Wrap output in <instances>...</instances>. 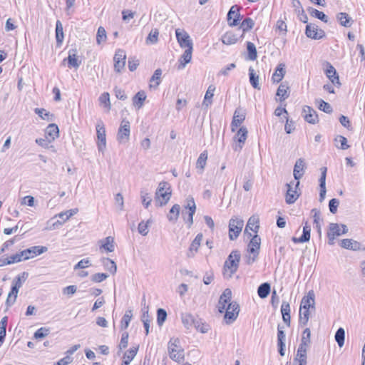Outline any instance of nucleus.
I'll list each match as a JSON object with an SVG mask.
<instances>
[{"mask_svg":"<svg viewBox=\"0 0 365 365\" xmlns=\"http://www.w3.org/2000/svg\"><path fill=\"white\" fill-rule=\"evenodd\" d=\"M240 257L241 255L239 251L233 250L231 252L224 264L223 274L225 277L231 278L237 271Z\"/></svg>","mask_w":365,"mask_h":365,"instance_id":"obj_1","label":"nucleus"},{"mask_svg":"<svg viewBox=\"0 0 365 365\" xmlns=\"http://www.w3.org/2000/svg\"><path fill=\"white\" fill-rule=\"evenodd\" d=\"M170 187L167 182H160L155 192V204L162 207L168 203L171 197Z\"/></svg>","mask_w":365,"mask_h":365,"instance_id":"obj_2","label":"nucleus"},{"mask_svg":"<svg viewBox=\"0 0 365 365\" xmlns=\"http://www.w3.org/2000/svg\"><path fill=\"white\" fill-rule=\"evenodd\" d=\"M348 232L346 225L338 223H330L329 230L327 232L328 243L330 245L334 244V240L336 237L342 234H346Z\"/></svg>","mask_w":365,"mask_h":365,"instance_id":"obj_3","label":"nucleus"},{"mask_svg":"<svg viewBox=\"0 0 365 365\" xmlns=\"http://www.w3.org/2000/svg\"><path fill=\"white\" fill-rule=\"evenodd\" d=\"M178 339H171L168 343V352L171 359L180 362L184 359V350L179 346Z\"/></svg>","mask_w":365,"mask_h":365,"instance_id":"obj_4","label":"nucleus"},{"mask_svg":"<svg viewBox=\"0 0 365 365\" xmlns=\"http://www.w3.org/2000/svg\"><path fill=\"white\" fill-rule=\"evenodd\" d=\"M96 128L97 134V148L99 152L103 153L106 149V134L103 121H98Z\"/></svg>","mask_w":365,"mask_h":365,"instance_id":"obj_5","label":"nucleus"},{"mask_svg":"<svg viewBox=\"0 0 365 365\" xmlns=\"http://www.w3.org/2000/svg\"><path fill=\"white\" fill-rule=\"evenodd\" d=\"M130 134V123L126 119H123L117 133V140L120 144L129 141Z\"/></svg>","mask_w":365,"mask_h":365,"instance_id":"obj_6","label":"nucleus"},{"mask_svg":"<svg viewBox=\"0 0 365 365\" xmlns=\"http://www.w3.org/2000/svg\"><path fill=\"white\" fill-rule=\"evenodd\" d=\"M244 226V221L237 217H232L229 222V237L231 240L237 238Z\"/></svg>","mask_w":365,"mask_h":365,"instance_id":"obj_7","label":"nucleus"},{"mask_svg":"<svg viewBox=\"0 0 365 365\" xmlns=\"http://www.w3.org/2000/svg\"><path fill=\"white\" fill-rule=\"evenodd\" d=\"M261 239L260 237L256 235H255L252 240H250L248 245V252L251 254H253V257H249L247 263L250 264L253 263L259 254V250L260 248Z\"/></svg>","mask_w":365,"mask_h":365,"instance_id":"obj_8","label":"nucleus"},{"mask_svg":"<svg viewBox=\"0 0 365 365\" xmlns=\"http://www.w3.org/2000/svg\"><path fill=\"white\" fill-rule=\"evenodd\" d=\"M225 311V319L226 323L227 324H232L239 314V304L236 302H232V303H229Z\"/></svg>","mask_w":365,"mask_h":365,"instance_id":"obj_9","label":"nucleus"},{"mask_svg":"<svg viewBox=\"0 0 365 365\" xmlns=\"http://www.w3.org/2000/svg\"><path fill=\"white\" fill-rule=\"evenodd\" d=\"M176 38L181 48H192V41L189 34L184 30L177 29L175 30Z\"/></svg>","mask_w":365,"mask_h":365,"instance_id":"obj_10","label":"nucleus"},{"mask_svg":"<svg viewBox=\"0 0 365 365\" xmlns=\"http://www.w3.org/2000/svg\"><path fill=\"white\" fill-rule=\"evenodd\" d=\"M247 129L245 127H241L235 136L234 137L235 141L237 143L233 146V149L235 151H240L247 140Z\"/></svg>","mask_w":365,"mask_h":365,"instance_id":"obj_11","label":"nucleus"},{"mask_svg":"<svg viewBox=\"0 0 365 365\" xmlns=\"http://www.w3.org/2000/svg\"><path fill=\"white\" fill-rule=\"evenodd\" d=\"M299 185V181H297L295 183L291 182L287 184V190L286 194V202L287 204L294 203L299 197V195L298 194L297 190V188L298 187Z\"/></svg>","mask_w":365,"mask_h":365,"instance_id":"obj_12","label":"nucleus"},{"mask_svg":"<svg viewBox=\"0 0 365 365\" xmlns=\"http://www.w3.org/2000/svg\"><path fill=\"white\" fill-rule=\"evenodd\" d=\"M227 24L230 26L238 25L240 20V7L237 5L232 6L227 16Z\"/></svg>","mask_w":365,"mask_h":365,"instance_id":"obj_13","label":"nucleus"},{"mask_svg":"<svg viewBox=\"0 0 365 365\" xmlns=\"http://www.w3.org/2000/svg\"><path fill=\"white\" fill-rule=\"evenodd\" d=\"M232 291L230 289H225L222 294L220 295L218 302V311L220 313H223L227 308L229 303H232Z\"/></svg>","mask_w":365,"mask_h":365,"instance_id":"obj_14","label":"nucleus"},{"mask_svg":"<svg viewBox=\"0 0 365 365\" xmlns=\"http://www.w3.org/2000/svg\"><path fill=\"white\" fill-rule=\"evenodd\" d=\"M47 250L46 247L34 246L21 251V256L24 258V260H26L46 252Z\"/></svg>","mask_w":365,"mask_h":365,"instance_id":"obj_15","label":"nucleus"},{"mask_svg":"<svg viewBox=\"0 0 365 365\" xmlns=\"http://www.w3.org/2000/svg\"><path fill=\"white\" fill-rule=\"evenodd\" d=\"M126 55L125 51L122 49H118L115 51L113 60H114V68L117 72H120V71L124 68L125 64Z\"/></svg>","mask_w":365,"mask_h":365,"instance_id":"obj_16","label":"nucleus"},{"mask_svg":"<svg viewBox=\"0 0 365 365\" xmlns=\"http://www.w3.org/2000/svg\"><path fill=\"white\" fill-rule=\"evenodd\" d=\"M305 34L308 38L312 39H320L325 35L323 30L319 29L317 26L312 24L307 25Z\"/></svg>","mask_w":365,"mask_h":365,"instance_id":"obj_17","label":"nucleus"},{"mask_svg":"<svg viewBox=\"0 0 365 365\" xmlns=\"http://www.w3.org/2000/svg\"><path fill=\"white\" fill-rule=\"evenodd\" d=\"M300 308L301 309H315V294L313 290H310L307 295L302 298Z\"/></svg>","mask_w":365,"mask_h":365,"instance_id":"obj_18","label":"nucleus"},{"mask_svg":"<svg viewBox=\"0 0 365 365\" xmlns=\"http://www.w3.org/2000/svg\"><path fill=\"white\" fill-rule=\"evenodd\" d=\"M325 74L334 86H336L338 88L341 86V83L339 78V76L336 71V69L329 63H327V67L325 71Z\"/></svg>","mask_w":365,"mask_h":365,"instance_id":"obj_19","label":"nucleus"},{"mask_svg":"<svg viewBox=\"0 0 365 365\" xmlns=\"http://www.w3.org/2000/svg\"><path fill=\"white\" fill-rule=\"evenodd\" d=\"M245 119V112L242 108H237L234 113L232 121L231 123L232 130L235 131V128L239 127Z\"/></svg>","mask_w":365,"mask_h":365,"instance_id":"obj_20","label":"nucleus"},{"mask_svg":"<svg viewBox=\"0 0 365 365\" xmlns=\"http://www.w3.org/2000/svg\"><path fill=\"white\" fill-rule=\"evenodd\" d=\"M303 113L304 120L312 124H315L318 122V115L317 112L309 106H304L303 108Z\"/></svg>","mask_w":365,"mask_h":365,"instance_id":"obj_21","label":"nucleus"},{"mask_svg":"<svg viewBox=\"0 0 365 365\" xmlns=\"http://www.w3.org/2000/svg\"><path fill=\"white\" fill-rule=\"evenodd\" d=\"M203 235L202 233H199L196 235L195 238L192 242L189 251L187 252V257H192L195 255V252H197L198 250V248L201 244V242L202 240Z\"/></svg>","mask_w":365,"mask_h":365,"instance_id":"obj_22","label":"nucleus"},{"mask_svg":"<svg viewBox=\"0 0 365 365\" xmlns=\"http://www.w3.org/2000/svg\"><path fill=\"white\" fill-rule=\"evenodd\" d=\"M310 232L311 227L308 225L307 222H305L304 226L303 227V233L300 237H293L292 240L294 243H303L309 241L310 240Z\"/></svg>","mask_w":365,"mask_h":365,"instance_id":"obj_23","label":"nucleus"},{"mask_svg":"<svg viewBox=\"0 0 365 365\" xmlns=\"http://www.w3.org/2000/svg\"><path fill=\"white\" fill-rule=\"evenodd\" d=\"M327 168L322 167L321 168L322 175L319 179V187H320V192H319V201L322 202L324 200L326 195V175H327Z\"/></svg>","mask_w":365,"mask_h":365,"instance_id":"obj_24","label":"nucleus"},{"mask_svg":"<svg viewBox=\"0 0 365 365\" xmlns=\"http://www.w3.org/2000/svg\"><path fill=\"white\" fill-rule=\"evenodd\" d=\"M240 37V35L238 34H235L232 31H227L222 36L221 40L224 44L232 45L235 43Z\"/></svg>","mask_w":365,"mask_h":365,"instance_id":"obj_25","label":"nucleus"},{"mask_svg":"<svg viewBox=\"0 0 365 365\" xmlns=\"http://www.w3.org/2000/svg\"><path fill=\"white\" fill-rule=\"evenodd\" d=\"M286 73L285 65L284 63H279L274 73L272 74V81L273 83H279L284 78Z\"/></svg>","mask_w":365,"mask_h":365,"instance_id":"obj_26","label":"nucleus"},{"mask_svg":"<svg viewBox=\"0 0 365 365\" xmlns=\"http://www.w3.org/2000/svg\"><path fill=\"white\" fill-rule=\"evenodd\" d=\"M290 93L289 87L287 82L282 83L277 88V96L279 97V101H283L286 100Z\"/></svg>","mask_w":365,"mask_h":365,"instance_id":"obj_27","label":"nucleus"},{"mask_svg":"<svg viewBox=\"0 0 365 365\" xmlns=\"http://www.w3.org/2000/svg\"><path fill=\"white\" fill-rule=\"evenodd\" d=\"M304 165H305L304 161L301 158L298 159L296 161V163L294 167L293 174H294V179L297 181H299V180L304 175Z\"/></svg>","mask_w":365,"mask_h":365,"instance_id":"obj_28","label":"nucleus"},{"mask_svg":"<svg viewBox=\"0 0 365 365\" xmlns=\"http://www.w3.org/2000/svg\"><path fill=\"white\" fill-rule=\"evenodd\" d=\"M46 136L51 141H53L59 135V129L54 123L49 124L46 129Z\"/></svg>","mask_w":365,"mask_h":365,"instance_id":"obj_29","label":"nucleus"},{"mask_svg":"<svg viewBox=\"0 0 365 365\" xmlns=\"http://www.w3.org/2000/svg\"><path fill=\"white\" fill-rule=\"evenodd\" d=\"M100 250H104L106 252H113L115 250V242L112 237H107L101 241Z\"/></svg>","mask_w":365,"mask_h":365,"instance_id":"obj_30","label":"nucleus"},{"mask_svg":"<svg viewBox=\"0 0 365 365\" xmlns=\"http://www.w3.org/2000/svg\"><path fill=\"white\" fill-rule=\"evenodd\" d=\"M192 48H186L183 54L181 56L179 61L178 69H182L186 64L190 63L192 59Z\"/></svg>","mask_w":365,"mask_h":365,"instance_id":"obj_31","label":"nucleus"},{"mask_svg":"<svg viewBox=\"0 0 365 365\" xmlns=\"http://www.w3.org/2000/svg\"><path fill=\"white\" fill-rule=\"evenodd\" d=\"M185 208L189 210V215L187 221L189 222V226L193 223V215L196 210V206L193 197H188L187 199V205Z\"/></svg>","mask_w":365,"mask_h":365,"instance_id":"obj_32","label":"nucleus"},{"mask_svg":"<svg viewBox=\"0 0 365 365\" xmlns=\"http://www.w3.org/2000/svg\"><path fill=\"white\" fill-rule=\"evenodd\" d=\"M340 245L341 247L351 250H358L360 249V243L352 240V239H344L341 241Z\"/></svg>","mask_w":365,"mask_h":365,"instance_id":"obj_33","label":"nucleus"},{"mask_svg":"<svg viewBox=\"0 0 365 365\" xmlns=\"http://www.w3.org/2000/svg\"><path fill=\"white\" fill-rule=\"evenodd\" d=\"M336 19L342 26L346 28L351 27L354 22V21L349 16V14L344 12L339 13L337 14Z\"/></svg>","mask_w":365,"mask_h":365,"instance_id":"obj_34","label":"nucleus"},{"mask_svg":"<svg viewBox=\"0 0 365 365\" xmlns=\"http://www.w3.org/2000/svg\"><path fill=\"white\" fill-rule=\"evenodd\" d=\"M207 152L206 150L203 151L200 153L198 157L196 163V168L198 170V173L202 174L204 171L205 167L207 163Z\"/></svg>","mask_w":365,"mask_h":365,"instance_id":"obj_35","label":"nucleus"},{"mask_svg":"<svg viewBox=\"0 0 365 365\" xmlns=\"http://www.w3.org/2000/svg\"><path fill=\"white\" fill-rule=\"evenodd\" d=\"M255 22L251 18L247 17L241 23L240 26L237 29L239 32L242 31L240 36L242 37L246 31L253 28Z\"/></svg>","mask_w":365,"mask_h":365,"instance_id":"obj_36","label":"nucleus"},{"mask_svg":"<svg viewBox=\"0 0 365 365\" xmlns=\"http://www.w3.org/2000/svg\"><path fill=\"white\" fill-rule=\"evenodd\" d=\"M215 91V87L213 85L209 86L206 93L205 95L204 101L202 103V106L205 108L209 107L212 103V98L214 96V92Z\"/></svg>","mask_w":365,"mask_h":365,"instance_id":"obj_37","label":"nucleus"},{"mask_svg":"<svg viewBox=\"0 0 365 365\" xmlns=\"http://www.w3.org/2000/svg\"><path fill=\"white\" fill-rule=\"evenodd\" d=\"M68 63L69 67L78 68L80 66V61L78 60L76 55V50L72 49L69 51L68 56Z\"/></svg>","mask_w":365,"mask_h":365,"instance_id":"obj_38","label":"nucleus"},{"mask_svg":"<svg viewBox=\"0 0 365 365\" xmlns=\"http://www.w3.org/2000/svg\"><path fill=\"white\" fill-rule=\"evenodd\" d=\"M19 290V288L16 287L14 285H12L11 289L8 294V297L6 302V304L8 307H11L15 303L17 298Z\"/></svg>","mask_w":365,"mask_h":365,"instance_id":"obj_39","label":"nucleus"},{"mask_svg":"<svg viewBox=\"0 0 365 365\" xmlns=\"http://www.w3.org/2000/svg\"><path fill=\"white\" fill-rule=\"evenodd\" d=\"M78 210L77 208L75 209H71L69 210H66L65 212H61L58 215H56L52 220H53L56 217H59L61 221H63L65 223L67 220H69L70 217H71L73 215H76L78 212Z\"/></svg>","mask_w":365,"mask_h":365,"instance_id":"obj_40","label":"nucleus"},{"mask_svg":"<svg viewBox=\"0 0 365 365\" xmlns=\"http://www.w3.org/2000/svg\"><path fill=\"white\" fill-rule=\"evenodd\" d=\"M101 262L105 269L109 271L111 274H115L116 272L117 266L113 260L103 257L102 258Z\"/></svg>","mask_w":365,"mask_h":365,"instance_id":"obj_41","label":"nucleus"},{"mask_svg":"<svg viewBox=\"0 0 365 365\" xmlns=\"http://www.w3.org/2000/svg\"><path fill=\"white\" fill-rule=\"evenodd\" d=\"M250 82L252 87L255 89L260 90V86L259 83V76L255 72L252 67L249 68Z\"/></svg>","mask_w":365,"mask_h":365,"instance_id":"obj_42","label":"nucleus"},{"mask_svg":"<svg viewBox=\"0 0 365 365\" xmlns=\"http://www.w3.org/2000/svg\"><path fill=\"white\" fill-rule=\"evenodd\" d=\"M145 99V93L143 91H138L133 98V105L138 106V108H140Z\"/></svg>","mask_w":365,"mask_h":365,"instance_id":"obj_43","label":"nucleus"},{"mask_svg":"<svg viewBox=\"0 0 365 365\" xmlns=\"http://www.w3.org/2000/svg\"><path fill=\"white\" fill-rule=\"evenodd\" d=\"M180 207L179 205H174L170 210L169 214L168 215V219L170 222H175L178 219L180 214Z\"/></svg>","mask_w":365,"mask_h":365,"instance_id":"obj_44","label":"nucleus"},{"mask_svg":"<svg viewBox=\"0 0 365 365\" xmlns=\"http://www.w3.org/2000/svg\"><path fill=\"white\" fill-rule=\"evenodd\" d=\"M24 260L23 256H21V252L16 253L15 255H11L4 259L2 265L11 264L16 262H19Z\"/></svg>","mask_w":365,"mask_h":365,"instance_id":"obj_45","label":"nucleus"},{"mask_svg":"<svg viewBox=\"0 0 365 365\" xmlns=\"http://www.w3.org/2000/svg\"><path fill=\"white\" fill-rule=\"evenodd\" d=\"M270 292V284L264 282L260 284L257 289V294L262 299L266 298Z\"/></svg>","mask_w":365,"mask_h":365,"instance_id":"obj_46","label":"nucleus"},{"mask_svg":"<svg viewBox=\"0 0 365 365\" xmlns=\"http://www.w3.org/2000/svg\"><path fill=\"white\" fill-rule=\"evenodd\" d=\"M64 35L63 31V26L61 22L58 20L56 24V38L58 45H61L63 41Z\"/></svg>","mask_w":365,"mask_h":365,"instance_id":"obj_47","label":"nucleus"},{"mask_svg":"<svg viewBox=\"0 0 365 365\" xmlns=\"http://www.w3.org/2000/svg\"><path fill=\"white\" fill-rule=\"evenodd\" d=\"M181 319L183 325L187 328L189 329L195 323V317L191 314L189 313H183L181 315Z\"/></svg>","mask_w":365,"mask_h":365,"instance_id":"obj_48","label":"nucleus"},{"mask_svg":"<svg viewBox=\"0 0 365 365\" xmlns=\"http://www.w3.org/2000/svg\"><path fill=\"white\" fill-rule=\"evenodd\" d=\"M132 317H133L132 310H127L120 322V329H126L128 328Z\"/></svg>","mask_w":365,"mask_h":365,"instance_id":"obj_49","label":"nucleus"},{"mask_svg":"<svg viewBox=\"0 0 365 365\" xmlns=\"http://www.w3.org/2000/svg\"><path fill=\"white\" fill-rule=\"evenodd\" d=\"M259 220L257 217H251L247 224L245 231H247L248 229H250L252 231H254L255 232H257V230L259 229Z\"/></svg>","mask_w":365,"mask_h":365,"instance_id":"obj_50","label":"nucleus"},{"mask_svg":"<svg viewBox=\"0 0 365 365\" xmlns=\"http://www.w3.org/2000/svg\"><path fill=\"white\" fill-rule=\"evenodd\" d=\"M29 277V273L26 272H22L21 274H19L13 281V285L16 286L18 288H21L22 287L23 283Z\"/></svg>","mask_w":365,"mask_h":365,"instance_id":"obj_51","label":"nucleus"},{"mask_svg":"<svg viewBox=\"0 0 365 365\" xmlns=\"http://www.w3.org/2000/svg\"><path fill=\"white\" fill-rule=\"evenodd\" d=\"M309 319V309H299V323L301 326L307 325Z\"/></svg>","mask_w":365,"mask_h":365,"instance_id":"obj_52","label":"nucleus"},{"mask_svg":"<svg viewBox=\"0 0 365 365\" xmlns=\"http://www.w3.org/2000/svg\"><path fill=\"white\" fill-rule=\"evenodd\" d=\"M309 12L310 15L313 17L317 18L326 23L328 21L327 16L325 15L322 11H320L314 8H309Z\"/></svg>","mask_w":365,"mask_h":365,"instance_id":"obj_53","label":"nucleus"},{"mask_svg":"<svg viewBox=\"0 0 365 365\" xmlns=\"http://www.w3.org/2000/svg\"><path fill=\"white\" fill-rule=\"evenodd\" d=\"M335 340L339 347H342L344 344L345 331L343 328L340 327L337 329L335 334Z\"/></svg>","mask_w":365,"mask_h":365,"instance_id":"obj_54","label":"nucleus"},{"mask_svg":"<svg viewBox=\"0 0 365 365\" xmlns=\"http://www.w3.org/2000/svg\"><path fill=\"white\" fill-rule=\"evenodd\" d=\"M294 361H298L299 365H307V351L298 349Z\"/></svg>","mask_w":365,"mask_h":365,"instance_id":"obj_55","label":"nucleus"},{"mask_svg":"<svg viewBox=\"0 0 365 365\" xmlns=\"http://www.w3.org/2000/svg\"><path fill=\"white\" fill-rule=\"evenodd\" d=\"M159 31L157 29H152L146 38V43L155 44L158 41Z\"/></svg>","mask_w":365,"mask_h":365,"instance_id":"obj_56","label":"nucleus"},{"mask_svg":"<svg viewBox=\"0 0 365 365\" xmlns=\"http://www.w3.org/2000/svg\"><path fill=\"white\" fill-rule=\"evenodd\" d=\"M318 103V108L326 113H331L332 112V108L329 103L325 102L322 99L317 100Z\"/></svg>","mask_w":365,"mask_h":365,"instance_id":"obj_57","label":"nucleus"},{"mask_svg":"<svg viewBox=\"0 0 365 365\" xmlns=\"http://www.w3.org/2000/svg\"><path fill=\"white\" fill-rule=\"evenodd\" d=\"M247 49L248 51L249 58L252 61H254L257 58V49L255 44L252 42H247Z\"/></svg>","mask_w":365,"mask_h":365,"instance_id":"obj_58","label":"nucleus"},{"mask_svg":"<svg viewBox=\"0 0 365 365\" xmlns=\"http://www.w3.org/2000/svg\"><path fill=\"white\" fill-rule=\"evenodd\" d=\"M151 222V220H148L146 222L144 221L140 222L138 226V232L143 236H146L148 233V225Z\"/></svg>","mask_w":365,"mask_h":365,"instance_id":"obj_59","label":"nucleus"},{"mask_svg":"<svg viewBox=\"0 0 365 365\" xmlns=\"http://www.w3.org/2000/svg\"><path fill=\"white\" fill-rule=\"evenodd\" d=\"M167 318V312L165 309L160 308L157 310V323L162 326Z\"/></svg>","mask_w":365,"mask_h":365,"instance_id":"obj_60","label":"nucleus"},{"mask_svg":"<svg viewBox=\"0 0 365 365\" xmlns=\"http://www.w3.org/2000/svg\"><path fill=\"white\" fill-rule=\"evenodd\" d=\"M161 74H162V71L161 69L158 68V69H156L150 79V81L151 82H155V83L153 85V84H150V87H154V88H157L160 83V76H161Z\"/></svg>","mask_w":365,"mask_h":365,"instance_id":"obj_61","label":"nucleus"},{"mask_svg":"<svg viewBox=\"0 0 365 365\" xmlns=\"http://www.w3.org/2000/svg\"><path fill=\"white\" fill-rule=\"evenodd\" d=\"M106 31L103 26H100L98 29L97 35H96V42L98 44H101L102 42L106 41Z\"/></svg>","mask_w":365,"mask_h":365,"instance_id":"obj_62","label":"nucleus"},{"mask_svg":"<svg viewBox=\"0 0 365 365\" xmlns=\"http://www.w3.org/2000/svg\"><path fill=\"white\" fill-rule=\"evenodd\" d=\"M334 141L340 143V146L338 145H336V146L341 150H346L349 148V145L347 144V139L342 135H337Z\"/></svg>","mask_w":365,"mask_h":365,"instance_id":"obj_63","label":"nucleus"},{"mask_svg":"<svg viewBox=\"0 0 365 365\" xmlns=\"http://www.w3.org/2000/svg\"><path fill=\"white\" fill-rule=\"evenodd\" d=\"M138 350V346L130 348L127 352L125 353L123 359H126L128 361L131 362V361L136 356Z\"/></svg>","mask_w":365,"mask_h":365,"instance_id":"obj_64","label":"nucleus"}]
</instances>
